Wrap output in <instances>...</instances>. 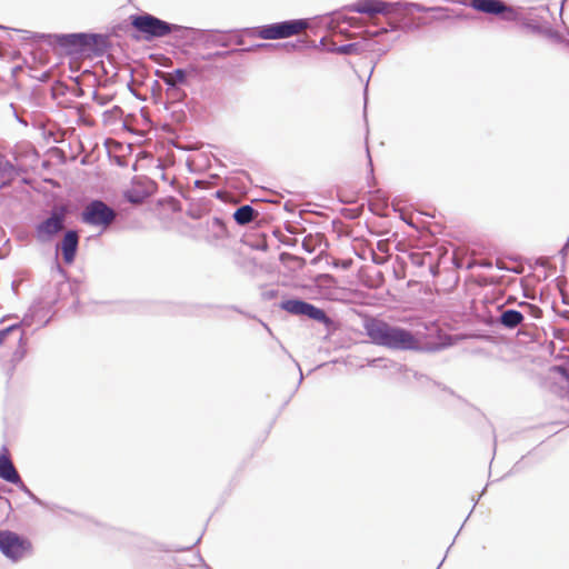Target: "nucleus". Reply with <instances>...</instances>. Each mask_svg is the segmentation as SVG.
Instances as JSON below:
<instances>
[{
  "label": "nucleus",
  "instance_id": "nucleus-21",
  "mask_svg": "<svg viewBox=\"0 0 569 569\" xmlns=\"http://www.w3.org/2000/svg\"><path fill=\"white\" fill-rule=\"evenodd\" d=\"M177 27L179 28V30H173L171 34L174 36V38L177 40H201L202 39V34H203V30L201 29H196V28H191V27H184V26H180V24H177Z\"/></svg>",
  "mask_w": 569,
  "mask_h": 569
},
{
  "label": "nucleus",
  "instance_id": "nucleus-6",
  "mask_svg": "<svg viewBox=\"0 0 569 569\" xmlns=\"http://www.w3.org/2000/svg\"><path fill=\"white\" fill-rule=\"evenodd\" d=\"M307 19H291L264 24L256 28H243L249 37H259L264 40L284 39L297 34L308 27Z\"/></svg>",
  "mask_w": 569,
  "mask_h": 569
},
{
  "label": "nucleus",
  "instance_id": "nucleus-57",
  "mask_svg": "<svg viewBox=\"0 0 569 569\" xmlns=\"http://www.w3.org/2000/svg\"><path fill=\"white\" fill-rule=\"evenodd\" d=\"M442 562H443V560L440 562V565L438 567H440L442 565ZM437 569H439V568H437Z\"/></svg>",
  "mask_w": 569,
  "mask_h": 569
},
{
  "label": "nucleus",
  "instance_id": "nucleus-7",
  "mask_svg": "<svg viewBox=\"0 0 569 569\" xmlns=\"http://www.w3.org/2000/svg\"><path fill=\"white\" fill-rule=\"evenodd\" d=\"M68 208L64 204H56L52 207L49 217L36 226V238L40 243L52 241L57 234L63 229Z\"/></svg>",
  "mask_w": 569,
  "mask_h": 569
},
{
  "label": "nucleus",
  "instance_id": "nucleus-47",
  "mask_svg": "<svg viewBox=\"0 0 569 569\" xmlns=\"http://www.w3.org/2000/svg\"><path fill=\"white\" fill-rule=\"evenodd\" d=\"M383 32H387V29L381 28L379 31L375 32V34L377 36V34H379V33H383Z\"/></svg>",
  "mask_w": 569,
  "mask_h": 569
},
{
  "label": "nucleus",
  "instance_id": "nucleus-46",
  "mask_svg": "<svg viewBox=\"0 0 569 569\" xmlns=\"http://www.w3.org/2000/svg\"><path fill=\"white\" fill-rule=\"evenodd\" d=\"M367 94H368V83L365 87L363 96H365V104L367 103Z\"/></svg>",
  "mask_w": 569,
  "mask_h": 569
},
{
  "label": "nucleus",
  "instance_id": "nucleus-36",
  "mask_svg": "<svg viewBox=\"0 0 569 569\" xmlns=\"http://www.w3.org/2000/svg\"><path fill=\"white\" fill-rule=\"evenodd\" d=\"M234 53H241V48L240 49H231V50H226V51H218L216 53H213V57L216 58H227L231 54H234Z\"/></svg>",
  "mask_w": 569,
  "mask_h": 569
},
{
  "label": "nucleus",
  "instance_id": "nucleus-19",
  "mask_svg": "<svg viewBox=\"0 0 569 569\" xmlns=\"http://www.w3.org/2000/svg\"><path fill=\"white\" fill-rule=\"evenodd\" d=\"M207 44L229 47L232 44L230 31L203 30L202 39Z\"/></svg>",
  "mask_w": 569,
  "mask_h": 569
},
{
  "label": "nucleus",
  "instance_id": "nucleus-34",
  "mask_svg": "<svg viewBox=\"0 0 569 569\" xmlns=\"http://www.w3.org/2000/svg\"><path fill=\"white\" fill-rule=\"evenodd\" d=\"M405 7L406 8H411V9H413L417 12H427V11L433 10V8H427L423 4L415 3V2H408V3L405 4Z\"/></svg>",
  "mask_w": 569,
  "mask_h": 569
},
{
  "label": "nucleus",
  "instance_id": "nucleus-22",
  "mask_svg": "<svg viewBox=\"0 0 569 569\" xmlns=\"http://www.w3.org/2000/svg\"><path fill=\"white\" fill-rule=\"evenodd\" d=\"M16 174L17 171L12 162L0 154V178H8V181L1 183L0 189L8 187Z\"/></svg>",
  "mask_w": 569,
  "mask_h": 569
},
{
  "label": "nucleus",
  "instance_id": "nucleus-13",
  "mask_svg": "<svg viewBox=\"0 0 569 569\" xmlns=\"http://www.w3.org/2000/svg\"><path fill=\"white\" fill-rule=\"evenodd\" d=\"M88 58H102L112 48L110 36L88 31Z\"/></svg>",
  "mask_w": 569,
  "mask_h": 569
},
{
  "label": "nucleus",
  "instance_id": "nucleus-54",
  "mask_svg": "<svg viewBox=\"0 0 569 569\" xmlns=\"http://www.w3.org/2000/svg\"><path fill=\"white\" fill-rule=\"evenodd\" d=\"M373 262L375 263H380V261H378L375 257H373Z\"/></svg>",
  "mask_w": 569,
  "mask_h": 569
},
{
  "label": "nucleus",
  "instance_id": "nucleus-35",
  "mask_svg": "<svg viewBox=\"0 0 569 569\" xmlns=\"http://www.w3.org/2000/svg\"><path fill=\"white\" fill-rule=\"evenodd\" d=\"M566 281H567L566 278H562V277L557 278V286H558V288H559V290H560V292L562 295V303L563 305H569V300H568V298L563 293V286L566 283Z\"/></svg>",
  "mask_w": 569,
  "mask_h": 569
},
{
  "label": "nucleus",
  "instance_id": "nucleus-26",
  "mask_svg": "<svg viewBox=\"0 0 569 569\" xmlns=\"http://www.w3.org/2000/svg\"><path fill=\"white\" fill-rule=\"evenodd\" d=\"M14 486L18 487L19 490H21L29 499H31L36 505L38 506H41V507H44V508H50L52 509L48 502L43 501L42 499H40L38 496H36L30 489L29 487L22 481V479L20 478V482H14Z\"/></svg>",
  "mask_w": 569,
  "mask_h": 569
},
{
  "label": "nucleus",
  "instance_id": "nucleus-15",
  "mask_svg": "<svg viewBox=\"0 0 569 569\" xmlns=\"http://www.w3.org/2000/svg\"><path fill=\"white\" fill-rule=\"evenodd\" d=\"M26 319H22L18 323L10 325L0 330V346L4 345L7 341L11 340L12 342H22L24 333L22 331V326H29Z\"/></svg>",
  "mask_w": 569,
  "mask_h": 569
},
{
  "label": "nucleus",
  "instance_id": "nucleus-17",
  "mask_svg": "<svg viewBox=\"0 0 569 569\" xmlns=\"http://www.w3.org/2000/svg\"><path fill=\"white\" fill-rule=\"evenodd\" d=\"M523 319L525 317L519 310L506 309L501 310L496 323L505 329L513 330L522 323Z\"/></svg>",
  "mask_w": 569,
  "mask_h": 569
},
{
  "label": "nucleus",
  "instance_id": "nucleus-51",
  "mask_svg": "<svg viewBox=\"0 0 569 569\" xmlns=\"http://www.w3.org/2000/svg\"><path fill=\"white\" fill-rule=\"evenodd\" d=\"M198 307L200 308L201 306L199 305ZM203 307L213 308L214 306L213 305H204Z\"/></svg>",
  "mask_w": 569,
  "mask_h": 569
},
{
  "label": "nucleus",
  "instance_id": "nucleus-50",
  "mask_svg": "<svg viewBox=\"0 0 569 569\" xmlns=\"http://www.w3.org/2000/svg\"><path fill=\"white\" fill-rule=\"evenodd\" d=\"M481 495L477 498V499H473V507L477 505V502L479 501Z\"/></svg>",
  "mask_w": 569,
  "mask_h": 569
},
{
  "label": "nucleus",
  "instance_id": "nucleus-58",
  "mask_svg": "<svg viewBox=\"0 0 569 569\" xmlns=\"http://www.w3.org/2000/svg\"><path fill=\"white\" fill-rule=\"evenodd\" d=\"M0 29H4V27H3V26H0Z\"/></svg>",
  "mask_w": 569,
  "mask_h": 569
},
{
  "label": "nucleus",
  "instance_id": "nucleus-25",
  "mask_svg": "<svg viewBox=\"0 0 569 569\" xmlns=\"http://www.w3.org/2000/svg\"><path fill=\"white\" fill-rule=\"evenodd\" d=\"M18 343V347L16 348V350L13 351L12 356H11V359H10V368L8 369V375L11 376L16 366L22 361V359L26 357V353H27V348H26V341L24 339L22 340V342H17Z\"/></svg>",
  "mask_w": 569,
  "mask_h": 569
},
{
  "label": "nucleus",
  "instance_id": "nucleus-1",
  "mask_svg": "<svg viewBox=\"0 0 569 569\" xmlns=\"http://www.w3.org/2000/svg\"><path fill=\"white\" fill-rule=\"evenodd\" d=\"M363 329L370 341L380 347L390 350L400 351H436L439 350L438 345L432 347H423L420 340L407 328L393 326L389 322L378 319L368 318L363 322Z\"/></svg>",
  "mask_w": 569,
  "mask_h": 569
},
{
  "label": "nucleus",
  "instance_id": "nucleus-38",
  "mask_svg": "<svg viewBox=\"0 0 569 569\" xmlns=\"http://www.w3.org/2000/svg\"><path fill=\"white\" fill-rule=\"evenodd\" d=\"M302 249L308 253H312L315 251V247L311 244L308 237H306L302 241Z\"/></svg>",
  "mask_w": 569,
  "mask_h": 569
},
{
  "label": "nucleus",
  "instance_id": "nucleus-37",
  "mask_svg": "<svg viewBox=\"0 0 569 569\" xmlns=\"http://www.w3.org/2000/svg\"><path fill=\"white\" fill-rule=\"evenodd\" d=\"M93 100L101 106H104L110 101L108 97L101 96L97 91L93 92Z\"/></svg>",
  "mask_w": 569,
  "mask_h": 569
},
{
  "label": "nucleus",
  "instance_id": "nucleus-28",
  "mask_svg": "<svg viewBox=\"0 0 569 569\" xmlns=\"http://www.w3.org/2000/svg\"><path fill=\"white\" fill-rule=\"evenodd\" d=\"M543 29H545V31L541 32L540 36L546 37L556 43L565 42V39L560 34V32H558L557 30H553L549 22H548V24H546V27Z\"/></svg>",
  "mask_w": 569,
  "mask_h": 569
},
{
  "label": "nucleus",
  "instance_id": "nucleus-33",
  "mask_svg": "<svg viewBox=\"0 0 569 569\" xmlns=\"http://www.w3.org/2000/svg\"><path fill=\"white\" fill-rule=\"evenodd\" d=\"M553 372L559 373L566 380H569V363H562L558 366H553L551 368Z\"/></svg>",
  "mask_w": 569,
  "mask_h": 569
},
{
  "label": "nucleus",
  "instance_id": "nucleus-2",
  "mask_svg": "<svg viewBox=\"0 0 569 569\" xmlns=\"http://www.w3.org/2000/svg\"><path fill=\"white\" fill-rule=\"evenodd\" d=\"M468 6L475 11L495 16L502 21H515L522 29L537 36L545 31L543 28L549 22L536 9L525 12L522 8L510 6L503 0H469Z\"/></svg>",
  "mask_w": 569,
  "mask_h": 569
},
{
  "label": "nucleus",
  "instance_id": "nucleus-27",
  "mask_svg": "<svg viewBox=\"0 0 569 569\" xmlns=\"http://www.w3.org/2000/svg\"><path fill=\"white\" fill-rule=\"evenodd\" d=\"M278 48H280V43L259 42V43L251 44L249 47H242L241 53L256 52L259 50H274Z\"/></svg>",
  "mask_w": 569,
  "mask_h": 569
},
{
  "label": "nucleus",
  "instance_id": "nucleus-32",
  "mask_svg": "<svg viewBox=\"0 0 569 569\" xmlns=\"http://www.w3.org/2000/svg\"><path fill=\"white\" fill-rule=\"evenodd\" d=\"M366 152H367V157H368V167H369L368 186L373 187L376 184V178L373 174V163H372V159H371L370 151H369L368 147L366 148Z\"/></svg>",
  "mask_w": 569,
  "mask_h": 569
},
{
  "label": "nucleus",
  "instance_id": "nucleus-42",
  "mask_svg": "<svg viewBox=\"0 0 569 569\" xmlns=\"http://www.w3.org/2000/svg\"><path fill=\"white\" fill-rule=\"evenodd\" d=\"M296 366L298 367L299 372H300L299 380H298V386H299L303 380V375H302L301 368L298 362H296Z\"/></svg>",
  "mask_w": 569,
  "mask_h": 569
},
{
  "label": "nucleus",
  "instance_id": "nucleus-24",
  "mask_svg": "<svg viewBox=\"0 0 569 569\" xmlns=\"http://www.w3.org/2000/svg\"><path fill=\"white\" fill-rule=\"evenodd\" d=\"M413 377L419 382L420 387H422L427 390H429L430 388H433V387H438L441 390L448 391L450 395H453V391L450 388L443 386L440 382L433 381L432 379H430L428 376H426L423 373L415 372Z\"/></svg>",
  "mask_w": 569,
  "mask_h": 569
},
{
  "label": "nucleus",
  "instance_id": "nucleus-49",
  "mask_svg": "<svg viewBox=\"0 0 569 569\" xmlns=\"http://www.w3.org/2000/svg\"><path fill=\"white\" fill-rule=\"evenodd\" d=\"M191 548H192V546H189V547H186V548L177 549V551L189 550V549H191Z\"/></svg>",
  "mask_w": 569,
  "mask_h": 569
},
{
  "label": "nucleus",
  "instance_id": "nucleus-23",
  "mask_svg": "<svg viewBox=\"0 0 569 569\" xmlns=\"http://www.w3.org/2000/svg\"><path fill=\"white\" fill-rule=\"evenodd\" d=\"M208 229L212 231L213 237L218 240H222L229 237L226 222L220 217H213L211 222L208 223Z\"/></svg>",
  "mask_w": 569,
  "mask_h": 569
},
{
  "label": "nucleus",
  "instance_id": "nucleus-30",
  "mask_svg": "<svg viewBox=\"0 0 569 569\" xmlns=\"http://www.w3.org/2000/svg\"><path fill=\"white\" fill-rule=\"evenodd\" d=\"M280 47L286 48L288 51H295L302 48H307V41L303 39H297L296 41L280 43Z\"/></svg>",
  "mask_w": 569,
  "mask_h": 569
},
{
  "label": "nucleus",
  "instance_id": "nucleus-40",
  "mask_svg": "<svg viewBox=\"0 0 569 569\" xmlns=\"http://www.w3.org/2000/svg\"><path fill=\"white\" fill-rule=\"evenodd\" d=\"M224 308H227V309H231V310H233V311H236V312H238V313H240V315H244V316H248V317H249V315H248L247 312H244L243 310H241V309H240V308H238L237 306H226ZM250 318H256V317H254V316H250Z\"/></svg>",
  "mask_w": 569,
  "mask_h": 569
},
{
  "label": "nucleus",
  "instance_id": "nucleus-9",
  "mask_svg": "<svg viewBox=\"0 0 569 569\" xmlns=\"http://www.w3.org/2000/svg\"><path fill=\"white\" fill-rule=\"evenodd\" d=\"M31 542L10 530H0V551L13 562L19 561L31 550Z\"/></svg>",
  "mask_w": 569,
  "mask_h": 569
},
{
  "label": "nucleus",
  "instance_id": "nucleus-52",
  "mask_svg": "<svg viewBox=\"0 0 569 569\" xmlns=\"http://www.w3.org/2000/svg\"><path fill=\"white\" fill-rule=\"evenodd\" d=\"M220 196H221V191H220V190H218V191L216 192V197H217V198H220Z\"/></svg>",
  "mask_w": 569,
  "mask_h": 569
},
{
  "label": "nucleus",
  "instance_id": "nucleus-44",
  "mask_svg": "<svg viewBox=\"0 0 569 569\" xmlns=\"http://www.w3.org/2000/svg\"><path fill=\"white\" fill-rule=\"evenodd\" d=\"M260 322H261V325L263 326V328L267 330V332H269L270 335H272V331H271L270 327H269L267 323H264L263 321H260Z\"/></svg>",
  "mask_w": 569,
  "mask_h": 569
},
{
  "label": "nucleus",
  "instance_id": "nucleus-12",
  "mask_svg": "<svg viewBox=\"0 0 569 569\" xmlns=\"http://www.w3.org/2000/svg\"><path fill=\"white\" fill-rule=\"evenodd\" d=\"M78 248L79 233L77 230L70 229L64 232L56 249L61 251L62 259L66 264H72L77 257Z\"/></svg>",
  "mask_w": 569,
  "mask_h": 569
},
{
  "label": "nucleus",
  "instance_id": "nucleus-3",
  "mask_svg": "<svg viewBox=\"0 0 569 569\" xmlns=\"http://www.w3.org/2000/svg\"><path fill=\"white\" fill-rule=\"evenodd\" d=\"M28 39L42 41L53 50L59 49L64 56L79 59L88 58V31L71 33H38L24 31Z\"/></svg>",
  "mask_w": 569,
  "mask_h": 569
},
{
  "label": "nucleus",
  "instance_id": "nucleus-5",
  "mask_svg": "<svg viewBox=\"0 0 569 569\" xmlns=\"http://www.w3.org/2000/svg\"><path fill=\"white\" fill-rule=\"evenodd\" d=\"M279 308L292 316L306 317L325 326L328 332H335L338 323L327 312L301 298H288L279 303Z\"/></svg>",
  "mask_w": 569,
  "mask_h": 569
},
{
  "label": "nucleus",
  "instance_id": "nucleus-8",
  "mask_svg": "<svg viewBox=\"0 0 569 569\" xmlns=\"http://www.w3.org/2000/svg\"><path fill=\"white\" fill-rule=\"evenodd\" d=\"M116 211L101 199L89 201L80 213L82 223L93 227H107L116 219Z\"/></svg>",
  "mask_w": 569,
  "mask_h": 569
},
{
  "label": "nucleus",
  "instance_id": "nucleus-4",
  "mask_svg": "<svg viewBox=\"0 0 569 569\" xmlns=\"http://www.w3.org/2000/svg\"><path fill=\"white\" fill-rule=\"evenodd\" d=\"M130 26L137 32L136 40L147 42L168 37L173 30H179L176 23L162 20L149 12H140L129 16Z\"/></svg>",
  "mask_w": 569,
  "mask_h": 569
},
{
  "label": "nucleus",
  "instance_id": "nucleus-11",
  "mask_svg": "<svg viewBox=\"0 0 569 569\" xmlns=\"http://www.w3.org/2000/svg\"><path fill=\"white\" fill-rule=\"evenodd\" d=\"M153 193V183L151 180L146 179L141 181L133 178L131 188L123 191L126 201L132 204L143 203Z\"/></svg>",
  "mask_w": 569,
  "mask_h": 569
},
{
  "label": "nucleus",
  "instance_id": "nucleus-10",
  "mask_svg": "<svg viewBox=\"0 0 569 569\" xmlns=\"http://www.w3.org/2000/svg\"><path fill=\"white\" fill-rule=\"evenodd\" d=\"M402 4L400 2H389L386 0H358L355 3L345 7L347 11L360 14L375 16L383 14L390 16L397 12L398 8Z\"/></svg>",
  "mask_w": 569,
  "mask_h": 569
},
{
  "label": "nucleus",
  "instance_id": "nucleus-20",
  "mask_svg": "<svg viewBox=\"0 0 569 569\" xmlns=\"http://www.w3.org/2000/svg\"><path fill=\"white\" fill-rule=\"evenodd\" d=\"M259 216V212L251 204H241L232 214L238 226H247Z\"/></svg>",
  "mask_w": 569,
  "mask_h": 569
},
{
  "label": "nucleus",
  "instance_id": "nucleus-43",
  "mask_svg": "<svg viewBox=\"0 0 569 569\" xmlns=\"http://www.w3.org/2000/svg\"><path fill=\"white\" fill-rule=\"evenodd\" d=\"M286 258H291V259H292V258H293V256H292V254H290V253H287V252H282V253L280 254V260H284Z\"/></svg>",
  "mask_w": 569,
  "mask_h": 569
},
{
  "label": "nucleus",
  "instance_id": "nucleus-56",
  "mask_svg": "<svg viewBox=\"0 0 569 569\" xmlns=\"http://www.w3.org/2000/svg\"><path fill=\"white\" fill-rule=\"evenodd\" d=\"M206 568H207V569H212V568H210L208 565H206Z\"/></svg>",
  "mask_w": 569,
  "mask_h": 569
},
{
  "label": "nucleus",
  "instance_id": "nucleus-59",
  "mask_svg": "<svg viewBox=\"0 0 569 569\" xmlns=\"http://www.w3.org/2000/svg\"><path fill=\"white\" fill-rule=\"evenodd\" d=\"M567 400H568V402H569V395L567 396Z\"/></svg>",
  "mask_w": 569,
  "mask_h": 569
},
{
  "label": "nucleus",
  "instance_id": "nucleus-18",
  "mask_svg": "<svg viewBox=\"0 0 569 569\" xmlns=\"http://www.w3.org/2000/svg\"><path fill=\"white\" fill-rule=\"evenodd\" d=\"M0 478L14 485L20 482V475L8 455L0 452Z\"/></svg>",
  "mask_w": 569,
  "mask_h": 569
},
{
  "label": "nucleus",
  "instance_id": "nucleus-29",
  "mask_svg": "<svg viewBox=\"0 0 569 569\" xmlns=\"http://www.w3.org/2000/svg\"><path fill=\"white\" fill-rule=\"evenodd\" d=\"M166 76H172V79L183 86V84H187L188 83V76H189V72L183 69V68H177L174 69L171 73H167L164 72Z\"/></svg>",
  "mask_w": 569,
  "mask_h": 569
},
{
  "label": "nucleus",
  "instance_id": "nucleus-31",
  "mask_svg": "<svg viewBox=\"0 0 569 569\" xmlns=\"http://www.w3.org/2000/svg\"><path fill=\"white\" fill-rule=\"evenodd\" d=\"M230 36L232 39V44L243 46L244 44V36H249L243 32V29L240 30H230Z\"/></svg>",
  "mask_w": 569,
  "mask_h": 569
},
{
  "label": "nucleus",
  "instance_id": "nucleus-53",
  "mask_svg": "<svg viewBox=\"0 0 569 569\" xmlns=\"http://www.w3.org/2000/svg\"><path fill=\"white\" fill-rule=\"evenodd\" d=\"M58 270H59L60 272L64 273V270H63V268H61V267H60V264H58Z\"/></svg>",
  "mask_w": 569,
  "mask_h": 569
},
{
  "label": "nucleus",
  "instance_id": "nucleus-55",
  "mask_svg": "<svg viewBox=\"0 0 569 569\" xmlns=\"http://www.w3.org/2000/svg\"><path fill=\"white\" fill-rule=\"evenodd\" d=\"M199 542H200V538H198L193 545H197Z\"/></svg>",
  "mask_w": 569,
  "mask_h": 569
},
{
  "label": "nucleus",
  "instance_id": "nucleus-14",
  "mask_svg": "<svg viewBox=\"0 0 569 569\" xmlns=\"http://www.w3.org/2000/svg\"><path fill=\"white\" fill-rule=\"evenodd\" d=\"M370 46H371V41L361 40V41L349 42V43L340 44V46H332V47L327 48V51L338 53V54H343V56L361 54L366 51H369Z\"/></svg>",
  "mask_w": 569,
  "mask_h": 569
},
{
  "label": "nucleus",
  "instance_id": "nucleus-16",
  "mask_svg": "<svg viewBox=\"0 0 569 569\" xmlns=\"http://www.w3.org/2000/svg\"><path fill=\"white\" fill-rule=\"evenodd\" d=\"M157 74L161 78L163 83L167 86L166 93H167L168 100H170L171 102H178V101H182L187 97V93L181 88V84L177 83L172 79V76H166L164 72H160V71H157Z\"/></svg>",
  "mask_w": 569,
  "mask_h": 569
},
{
  "label": "nucleus",
  "instance_id": "nucleus-45",
  "mask_svg": "<svg viewBox=\"0 0 569 569\" xmlns=\"http://www.w3.org/2000/svg\"><path fill=\"white\" fill-rule=\"evenodd\" d=\"M260 322H261V325L263 326V328L267 330V332H269L270 335H272V331H271L270 327H269L267 323H264L263 321H260Z\"/></svg>",
  "mask_w": 569,
  "mask_h": 569
},
{
  "label": "nucleus",
  "instance_id": "nucleus-48",
  "mask_svg": "<svg viewBox=\"0 0 569 569\" xmlns=\"http://www.w3.org/2000/svg\"><path fill=\"white\" fill-rule=\"evenodd\" d=\"M268 296H269L270 298L274 297V296H276V291H273V290L269 291V292H268Z\"/></svg>",
  "mask_w": 569,
  "mask_h": 569
},
{
  "label": "nucleus",
  "instance_id": "nucleus-39",
  "mask_svg": "<svg viewBox=\"0 0 569 569\" xmlns=\"http://www.w3.org/2000/svg\"><path fill=\"white\" fill-rule=\"evenodd\" d=\"M519 306L530 308L532 312H540V309L537 306L528 303L526 301H521Z\"/></svg>",
  "mask_w": 569,
  "mask_h": 569
},
{
  "label": "nucleus",
  "instance_id": "nucleus-41",
  "mask_svg": "<svg viewBox=\"0 0 569 569\" xmlns=\"http://www.w3.org/2000/svg\"><path fill=\"white\" fill-rule=\"evenodd\" d=\"M156 90H158L159 92L161 91V86H160L158 80H156L153 82V86H152V93H153V96L156 94Z\"/></svg>",
  "mask_w": 569,
  "mask_h": 569
}]
</instances>
